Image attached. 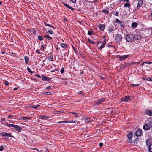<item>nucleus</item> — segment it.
<instances>
[{
	"label": "nucleus",
	"instance_id": "obj_48",
	"mask_svg": "<svg viewBox=\"0 0 152 152\" xmlns=\"http://www.w3.org/2000/svg\"><path fill=\"white\" fill-rule=\"evenodd\" d=\"M68 8L71 10H73L74 9L72 7H71L70 6H68Z\"/></svg>",
	"mask_w": 152,
	"mask_h": 152
},
{
	"label": "nucleus",
	"instance_id": "obj_58",
	"mask_svg": "<svg viewBox=\"0 0 152 152\" xmlns=\"http://www.w3.org/2000/svg\"><path fill=\"white\" fill-rule=\"evenodd\" d=\"M36 76H37L38 77H39V78H42V77L41 76H40L39 75H36Z\"/></svg>",
	"mask_w": 152,
	"mask_h": 152
},
{
	"label": "nucleus",
	"instance_id": "obj_14",
	"mask_svg": "<svg viewBox=\"0 0 152 152\" xmlns=\"http://www.w3.org/2000/svg\"><path fill=\"white\" fill-rule=\"evenodd\" d=\"M129 99V96H126L124 98H122L121 100L122 101H128Z\"/></svg>",
	"mask_w": 152,
	"mask_h": 152
},
{
	"label": "nucleus",
	"instance_id": "obj_34",
	"mask_svg": "<svg viewBox=\"0 0 152 152\" xmlns=\"http://www.w3.org/2000/svg\"><path fill=\"white\" fill-rule=\"evenodd\" d=\"M114 29H113V27H110V28L108 29V31L110 32H112V31H114Z\"/></svg>",
	"mask_w": 152,
	"mask_h": 152
},
{
	"label": "nucleus",
	"instance_id": "obj_18",
	"mask_svg": "<svg viewBox=\"0 0 152 152\" xmlns=\"http://www.w3.org/2000/svg\"><path fill=\"white\" fill-rule=\"evenodd\" d=\"M39 118L42 119H47L48 117V116H46L41 115L39 116Z\"/></svg>",
	"mask_w": 152,
	"mask_h": 152
},
{
	"label": "nucleus",
	"instance_id": "obj_51",
	"mask_svg": "<svg viewBox=\"0 0 152 152\" xmlns=\"http://www.w3.org/2000/svg\"><path fill=\"white\" fill-rule=\"evenodd\" d=\"M5 84L6 85L8 86L9 84V83L7 81H5Z\"/></svg>",
	"mask_w": 152,
	"mask_h": 152
},
{
	"label": "nucleus",
	"instance_id": "obj_47",
	"mask_svg": "<svg viewBox=\"0 0 152 152\" xmlns=\"http://www.w3.org/2000/svg\"><path fill=\"white\" fill-rule=\"evenodd\" d=\"M114 15L115 16H118V13L116 12L114 13Z\"/></svg>",
	"mask_w": 152,
	"mask_h": 152
},
{
	"label": "nucleus",
	"instance_id": "obj_41",
	"mask_svg": "<svg viewBox=\"0 0 152 152\" xmlns=\"http://www.w3.org/2000/svg\"><path fill=\"white\" fill-rule=\"evenodd\" d=\"M63 112V111L62 110H61L60 111H58L57 112V113H56L57 114H60L61 113H62Z\"/></svg>",
	"mask_w": 152,
	"mask_h": 152
},
{
	"label": "nucleus",
	"instance_id": "obj_2",
	"mask_svg": "<svg viewBox=\"0 0 152 152\" xmlns=\"http://www.w3.org/2000/svg\"><path fill=\"white\" fill-rule=\"evenodd\" d=\"M134 39L136 40H140L142 38V34L140 32H137L134 34Z\"/></svg>",
	"mask_w": 152,
	"mask_h": 152
},
{
	"label": "nucleus",
	"instance_id": "obj_37",
	"mask_svg": "<svg viewBox=\"0 0 152 152\" xmlns=\"http://www.w3.org/2000/svg\"><path fill=\"white\" fill-rule=\"evenodd\" d=\"M139 140V139L138 138H137L135 139L134 143L137 144Z\"/></svg>",
	"mask_w": 152,
	"mask_h": 152
},
{
	"label": "nucleus",
	"instance_id": "obj_44",
	"mask_svg": "<svg viewBox=\"0 0 152 152\" xmlns=\"http://www.w3.org/2000/svg\"><path fill=\"white\" fill-rule=\"evenodd\" d=\"M124 66V64H123L121 66L120 69H123L125 67V66Z\"/></svg>",
	"mask_w": 152,
	"mask_h": 152
},
{
	"label": "nucleus",
	"instance_id": "obj_26",
	"mask_svg": "<svg viewBox=\"0 0 152 152\" xmlns=\"http://www.w3.org/2000/svg\"><path fill=\"white\" fill-rule=\"evenodd\" d=\"M21 118V120H29L30 119V118L28 117H22Z\"/></svg>",
	"mask_w": 152,
	"mask_h": 152
},
{
	"label": "nucleus",
	"instance_id": "obj_35",
	"mask_svg": "<svg viewBox=\"0 0 152 152\" xmlns=\"http://www.w3.org/2000/svg\"><path fill=\"white\" fill-rule=\"evenodd\" d=\"M27 70L28 72H29L30 73H31V74H33V72L31 70V69L29 67H28L27 68Z\"/></svg>",
	"mask_w": 152,
	"mask_h": 152
},
{
	"label": "nucleus",
	"instance_id": "obj_13",
	"mask_svg": "<svg viewBox=\"0 0 152 152\" xmlns=\"http://www.w3.org/2000/svg\"><path fill=\"white\" fill-rule=\"evenodd\" d=\"M42 80L49 81L50 80V78L47 77L42 75Z\"/></svg>",
	"mask_w": 152,
	"mask_h": 152
},
{
	"label": "nucleus",
	"instance_id": "obj_42",
	"mask_svg": "<svg viewBox=\"0 0 152 152\" xmlns=\"http://www.w3.org/2000/svg\"><path fill=\"white\" fill-rule=\"evenodd\" d=\"M48 59L51 61H53V58L51 57H48Z\"/></svg>",
	"mask_w": 152,
	"mask_h": 152
},
{
	"label": "nucleus",
	"instance_id": "obj_5",
	"mask_svg": "<svg viewBox=\"0 0 152 152\" xmlns=\"http://www.w3.org/2000/svg\"><path fill=\"white\" fill-rule=\"evenodd\" d=\"M152 127V122L150 123L149 125L145 124L143 125V128L145 130H148L151 127Z\"/></svg>",
	"mask_w": 152,
	"mask_h": 152
},
{
	"label": "nucleus",
	"instance_id": "obj_55",
	"mask_svg": "<svg viewBox=\"0 0 152 152\" xmlns=\"http://www.w3.org/2000/svg\"><path fill=\"white\" fill-rule=\"evenodd\" d=\"M90 43H92L93 44H94L95 43V42L94 41L91 40V41H90Z\"/></svg>",
	"mask_w": 152,
	"mask_h": 152
},
{
	"label": "nucleus",
	"instance_id": "obj_1",
	"mask_svg": "<svg viewBox=\"0 0 152 152\" xmlns=\"http://www.w3.org/2000/svg\"><path fill=\"white\" fill-rule=\"evenodd\" d=\"M125 39L127 42H131L134 40V35L131 34H128L126 36Z\"/></svg>",
	"mask_w": 152,
	"mask_h": 152
},
{
	"label": "nucleus",
	"instance_id": "obj_52",
	"mask_svg": "<svg viewBox=\"0 0 152 152\" xmlns=\"http://www.w3.org/2000/svg\"><path fill=\"white\" fill-rule=\"evenodd\" d=\"M51 87L50 86H48V87H47L46 88V89H49Z\"/></svg>",
	"mask_w": 152,
	"mask_h": 152
},
{
	"label": "nucleus",
	"instance_id": "obj_20",
	"mask_svg": "<svg viewBox=\"0 0 152 152\" xmlns=\"http://www.w3.org/2000/svg\"><path fill=\"white\" fill-rule=\"evenodd\" d=\"M60 46L63 48L66 49L67 48L68 46L65 44L61 43L60 44Z\"/></svg>",
	"mask_w": 152,
	"mask_h": 152
},
{
	"label": "nucleus",
	"instance_id": "obj_17",
	"mask_svg": "<svg viewBox=\"0 0 152 152\" xmlns=\"http://www.w3.org/2000/svg\"><path fill=\"white\" fill-rule=\"evenodd\" d=\"M106 40H104V41L101 44V46L100 47V48L101 49L104 48V45L106 44Z\"/></svg>",
	"mask_w": 152,
	"mask_h": 152
},
{
	"label": "nucleus",
	"instance_id": "obj_6",
	"mask_svg": "<svg viewBox=\"0 0 152 152\" xmlns=\"http://www.w3.org/2000/svg\"><path fill=\"white\" fill-rule=\"evenodd\" d=\"M129 57L128 55H124L121 56L120 55L117 56V58L119 59L120 61L124 60L127 58Z\"/></svg>",
	"mask_w": 152,
	"mask_h": 152
},
{
	"label": "nucleus",
	"instance_id": "obj_27",
	"mask_svg": "<svg viewBox=\"0 0 152 152\" xmlns=\"http://www.w3.org/2000/svg\"><path fill=\"white\" fill-rule=\"evenodd\" d=\"M46 45H45L43 44L42 45L41 48V50L43 51H44V49L46 48Z\"/></svg>",
	"mask_w": 152,
	"mask_h": 152
},
{
	"label": "nucleus",
	"instance_id": "obj_8",
	"mask_svg": "<svg viewBox=\"0 0 152 152\" xmlns=\"http://www.w3.org/2000/svg\"><path fill=\"white\" fill-rule=\"evenodd\" d=\"M142 133V131L140 129H138L135 132V134L137 136H140Z\"/></svg>",
	"mask_w": 152,
	"mask_h": 152
},
{
	"label": "nucleus",
	"instance_id": "obj_62",
	"mask_svg": "<svg viewBox=\"0 0 152 152\" xmlns=\"http://www.w3.org/2000/svg\"><path fill=\"white\" fill-rule=\"evenodd\" d=\"M12 117V115H9L8 116V118H11V117Z\"/></svg>",
	"mask_w": 152,
	"mask_h": 152
},
{
	"label": "nucleus",
	"instance_id": "obj_57",
	"mask_svg": "<svg viewBox=\"0 0 152 152\" xmlns=\"http://www.w3.org/2000/svg\"><path fill=\"white\" fill-rule=\"evenodd\" d=\"M101 43V42L100 41H98L97 42V44H100Z\"/></svg>",
	"mask_w": 152,
	"mask_h": 152
},
{
	"label": "nucleus",
	"instance_id": "obj_21",
	"mask_svg": "<svg viewBox=\"0 0 152 152\" xmlns=\"http://www.w3.org/2000/svg\"><path fill=\"white\" fill-rule=\"evenodd\" d=\"M105 100V98H102L101 99H99L98 100L97 103L98 104H100L102 102H103Z\"/></svg>",
	"mask_w": 152,
	"mask_h": 152
},
{
	"label": "nucleus",
	"instance_id": "obj_60",
	"mask_svg": "<svg viewBox=\"0 0 152 152\" xmlns=\"http://www.w3.org/2000/svg\"><path fill=\"white\" fill-rule=\"evenodd\" d=\"M36 52L39 53H40V51L39 50H37Z\"/></svg>",
	"mask_w": 152,
	"mask_h": 152
},
{
	"label": "nucleus",
	"instance_id": "obj_9",
	"mask_svg": "<svg viewBox=\"0 0 152 152\" xmlns=\"http://www.w3.org/2000/svg\"><path fill=\"white\" fill-rule=\"evenodd\" d=\"M145 113L148 115L151 116H152V111L150 110H146L145 111Z\"/></svg>",
	"mask_w": 152,
	"mask_h": 152
},
{
	"label": "nucleus",
	"instance_id": "obj_43",
	"mask_svg": "<svg viewBox=\"0 0 152 152\" xmlns=\"http://www.w3.org/2000/svg\"><path fill=\"white\" fill-rule=\"evenodd\" d=\"M4 148L2 145H0V151H2L3 150Z\"/></svg>",
	"mask_w": 152,
	"mask_h": 152
},
{
	"label": "nucleus",
	"instance_id": "obj_15",
	"mask_svg": "<svg viewBox=\"0 0 152 152\" xmlns=\"http://www.w3.org/2000/svg\"><path fill=\"white\" fill-rule=\"evenodd\" d=\"M126 3L124 4V6L125 7L129 8L130 6L129 1V0H126Z\"/></svg>",
	"mask_w": 152,
	"mask_h": 152
},
{
	"label": "nucleus",
	"instance_id": "obj_63",
	"mask_svg": "<svg viewBox=\"0 0 152 152\" xmlns=\"http://www.w3.org/2000/svg\"><path fill=\"white\" fill-rule=\"evenodd\" d=\"M88 41L89 42H90V41H91V40L89 38H88Z\"/></svg>",
	"mask_w": 152,
	"mask_h": 152
},
{
	"label": "nucleus",
	"instance_id": "obj_19",
	"mask_svg": "<svg viewBox=\"0 0 152 152\" xmlns=\"http://www.w3.org/2000/svg\"><path fill=\"white\" fill-rule=\"evenodd\" d=\"M5 125L6 126H8V127H12L15 128L16 125H13V124H8V123H6L5 124Z\"/></svg>",
	"mask_w": 152,
	"mask_h": 152
},
{
	"label": "nucleus",
	"instance_id": "obj_49",
	"mask_svg": "<svg viewBox=\"0 0 152 152\" xmlns=\"http://www.w3.org/2000/svg\"><path fill=\"white\" fill-rule=\"evenodd\" d=\"M103 144L102 142H100L99 143V146H100V147H102L103 146Z\"/></svg>",
	"mask_w": 152,
	"mask_h": 152
},
{
	"label": "nucleus",
	"instance_id": "obj_32",
	"mask_svg": "<svg viewBox=\"0 0 152 152\" xmlns=\"http://www.w3.org/2000/svg\"><path fill=\"white\" fill-rule=\"evenodd\" d=\"M44 24H45V26H47L52 27L53 28H54V27H53V26H52V25H51L50 24H47L45 22Z\"/></svg>",
	"mask_w": 152,
	"mask_h": 152
},
{
	"label": "nucleus",
	"instance_id": "obj_40",
	"mask_svg": "<svg viewBox=\"0 0 152 152\" xmlns=\"http://www.w3.org/2000/svg\"><path fill=\"white\" fill-rule=\"evenodd\" d=\"M93 34V31H88V35H91Z\"/></svg>",
	"mask_w": 152,
	"mask_h": 152
},
{
	"label": "nucleus",
	"instance_id": "obj_23",
	"mask_svg": "<svg viewBox=\"0 0 152 152\" xmlns=\"http://www.w3.org/2000/svg\"><path fill=\"white\" fill-rule=\"evenodd\" d=\"M146 144L148 146H149L150 144V139H147L146 140Z\"/></svg>",
	"mask_w": 152,
	"mask_h": 152
},
{
	"label": "nucleus",
	"instance_id": "obj_39",
	"mask_svg": "<svg viewBox=\"0 0 152 152\" xmlns=\"http://www.w3.org/2000/svg\"><path fill=\"white\" fill-rule=\"evenodd\" d=\"M38 39L40 41H42L43 40V38L41 36H39L38 37Z\"/></svg>",
	"mask_w": 152,
	"mask_h": 152
},
{
	"label": "nucleus",
	"instance_id": "obj_36",
	"mask_svg": "<svg viewBox=\"0 0 152 152\" xmlns=\"http://www.w3.org/2000/svg\"><path fill=\"white\" fill-rule=\"evenodd\" d=\"M140 63V62H132L131 63V64L132 65H135L138 64H139Z\"/></svg>",
	"mask_w": 152,
	"mask_h": 152
},
{
	"label": "nucleus",
	"instance_id": "obj_12",
	"mask_svg": "<svg viewBox=\"0 0 152 152\" xmlns=\"http://www.w3.org/2000/svg\"><path fill=\"white\" fill-rule=\"evenodd\" d=\"M15 128L16 131H17L18 132H20L22 129L19 126L16 125Z\"/></svg>",
	"mask_w": 152,
	"mask_h": 152
},
{
	"label": "nucleus",
	"instance_id": "obj_28",
	"mask_svg": "<svg viewBox=\"0 0 152 152\" xmlns=\"http://www.w3.org/2000/svg\"><path fill=\"white\" fill-rule=\"evenodd\" d=\"M48 30L47 31V33H49L50 34H53V31L50 28L48 29Z\"/></svg>",
	"mask_w": 152,
	"mask_h": 152
},
{
	"label": "nucleus",
	"instance_id": "obj_22",
	"mask_svg": "<svg viewBox=\"0 0 152 152\" xmlns=\"http://www.w3.org/2000/svg\"><path fill=\"white\" fill-rule=\"evenodd\" d=\"M138 23L136 22L132 23L131 24V26L132 28H134L137 27Z\"/></svg>",
	"mask_w": 152,
	"mask_h": 152
},
{
	"label": "nucleus",
	"instance_id": "obj_3",
	"mask_svg": "<svg viewBox=\"0 0 152 152\" xmlns=\"http://www.w3.org/2000/svg\"><path fill=\"white\" fill-rule=\"evenodd\" d=\"M115 39L118 42L121 41L122 40V35L121 34H117L115 36Z\"/></svg>",
	"mask_w": 152,
	"mask_h": 152
},
{
	"label": "nucleus",
	"instance_id": "obj_25",
	"mask_svg": "<svg viewBox=\"0 0 152 152\" xmlns=\"http://www.w3.org/2000/svg\"><path fill=\"white\" fill-rule=\"evenodd\" d=\"M124 64V66H125V67H126L127 66H130L132 64L131 63L130 64V63L129 62H126Z\"/></svg>",
	"mask_w": 152,
	"mask_h": 152
},
{
	"label": "nucleus",
	"instance_id": "obj_56",
	"mask_svg": "<svg viewBox=\"0 0 152 152\" xmlns=\"http://www.w3.org/2000/svg\"><path fill=\"white\" fill-rule=\"evenodd\" d=\"M145 63H147V62H143V63H142L141 64V66H143V65H144V64H145Z\"/></svg>",
	"mask_w": 152,
	"mask_h": 152
},
{
	"label": "nucleus",
	"instance_id": "obj_29",
	"mask_svg": "<svg viewBox=\"0 0 152 152\" xmlns=\"http://www.w3.org/2000/svg\"><path fill=\"white\" fill-rule=\"evenodd\" d=\"M148 151L149 152H152V144H151L148 146Z\"/></svg>",
	"mask_w": 152,
	"mask_h": 152
},
{
	"label": "nucleus",
	"instance_id": "obj_30",
	"mask_svg": "<svg viewBox=\"0 0 152 152\" xmlns=\"http://www.w3.org/2000/svg\"><path fill=\"white\" fill-rule=\"evenodd\" d=\"M44 37H46L47 38V39L48 40H50L52 39V37H51L48 35H45L44 36Z\"/></svg>",
	"mask_w": 152,
	"mask_h": 152
},
{
	"label": "nucleus",
	"instance_id": "obj_33",
	"mask_svg": "<svg viewBox=\"0 0 152 152\" xmlns=\"http://www.w3.org/2000/svg\"><path fill=\"white\" fill-rule=\"evenodd\" d=\"M39 106H40V105H38L36 106H34L33 105V106H31V107H32L34 109H37L38 108V107H39Z\"/></svg>",
	"mask_w": 152,
	"mask_h": 152
},
{
	"label": "nucleus",
	"instance_id": "obj_10",
	"mask_svg": "<svg viewBox=\"0 0 152 152\" xmlns=\"http://www.w3.org/2000/svg\"><path fill=\"white\" fill-rule=\"evenodd\" d=\"M143 1V0H138L137 8H139L142 5Z\"/></svg>",
	"mask_w": 152,
	"mask_h": 152
},
{
	"label": "nucleus",
	"instance_id": "obj_24",
	"mask_svg": "<svg viewBox=\"0 0 152 152\" xmlns=\"http://www.w3.org/2000/svg\"><path fill=\"white\" fill-rule=\"evenodd\" d=\"M24 59L25 60V62L26 64H27L28 62V61L29 60V58L27 56H25L24 57Z\"/></svg>",
	"mask_w": 152,
	"mask_h": 152
},
{
	"label": "nucleus",
	"instance_id": "obj_59",
	"mask_svg": "<svg viewBox=\"0 0 152 152\" xmlns=\"http://www.w3.org/2000/svg\"><path fill=\"white\" fill-rule=\"evenodd\" d=\"M64 4V6L68 8V6H69V5H67L66 4Z\"/></svg>",
	"mask_w": 152,
	"mask_h": 152
},
{
	"label": "nucleus",
	"instance_id": "obj_54",
	"mask_svg": "<svg viewBox=\"0 0 152 152\" xmlns=\"http://www.w3.org/2000/svg\"><path fill=\"white\" fill-rule=\"evenodd\" d=\"M151 78L150 77L147 78V80L148 81H151Z\"/></svg>",
	"mask_w": 152,
	"mask_h": 152
},
{
	"label": "nucleus",
	"instance_id": "obj_38",
	"mask_svg": "<svg viewBox=\"0 0 152 152\" xmlns=\"http://www.w3.org/2000/svg\"><path fill=\"white\" fill-rule=\"evenodd\" d=\"M51 94H52L50 92H45L44 93V94L49 95H51Z\"/></svg>",
	"mask_w": 152,
	"mask_h": 152
},
{
	"label": "nucleus",
	"instance_id": "obj_61",
	"mask_svg": "<svg viewBox=\"0 0 152 152\" xmlns=\"http://www.w3.org/2000/svg\"><path fill=\"white\" fill-rule=\"evenodd\" d=\"M5 120V118H2L1 119V121H4Z\"/></svg>",
	"mask_w": 152,
	"mask_h": 152
},
{
	"label": "nucleus",
	"instance_id": "obj_64",
	"mask_svg": "<svg viewBox=\"0 0 152 152\" xmlns=\"http://www.w3.org/2000/svg\"><path fill=\"white\" fill-rule=\"evenodd\" d=\"M88 41L89 42H90V41H91V40L89 38H88Z\"/></svg>",
	"mask_w": 152,
	"mask_h": 152
},
{
	"label": "nucleus",
	"instance_id": "obj_53",
	"mask_svg": "<svg viewBox=\"0 0 152 152\" xmlns=\"http://www.w3.org/2000/svg\"><path fill=\"white\" fill-rule=\"evenodd\" d=\"M75 116L77 117H79V114H75Z\"/></svg>",
	"mask_w": 152,
	"mask_h": 152
},
{
	"label": "nucleus",
	"instance_id": "obj_4",
	"mask_svg": "<svg viewBox=\"0 0 152 152\" xmlns=\"http://www.w3.org/2000/svg\"><path fill=\"white\" fill-rule=\"evenodd\" d=\"M115 22L117 23L118 24L120 25L121 28H123L125 24L124 22L121 21L120 20L117 19L115 20Z\"/></svg>",
	"mask_w": 152,
	"mask_h": 152
},
{
	"label": "nucleus",
	"instance_id": "obj_50",
	"mask_svg": "<svg viewBox=\"0 0 152 152\" xmlns=\"http://www.w3.org/2000/svg\"><path fill=\"white\" fill-rule=\"evenodd\" d=\"M73 3H75L76 2V0H70Z\"/></svg>",
	"mask_w": 152,
	"mask_h": 152
},
{
	"label": "nucleus",
	"instance_id": "obj_7",
	"mask_svg": "<svg viewBox=\"0 0 152 152\" xmlns=\"http://www.w3.org/2000/svg\"><path fill=\"white\" fill-rule=\"evenodd\" d=\"M133 134V132H130L127 134L128 140L129 142H131L132 141L131 138H132Z\"/></svg>",
	"mask_w": 152,
	"mask_h": 152
},
{
	"label": "nucleus",
	"instance_id": "obj_46",
	"mask_svg": "<svg viewBox=\"0 0 152 152\" xmlns=\"http://www.w3.org/2000/svg\"><path fill=\"white\" fill-rule=\"evenodd\" d=\"M139 85H138V84H133L132 85V87H137V86H139Z\"/></svg>",
	"mask_w": 152,
	"mask_h": 152
},
{
	"label": "nucleus",
	"instance_id": "obj_45",
	"mask_svg": "<svg viewBox=\"0 0 152 152\" xmlns=\"http://www.w3.org/2000/svg\"><path fill=\"white\" fill-rule=\"evenodd\" d=\"M61 72V74L63 73L64 72V69L63 68L60 71Z\"/></svg>",
	"mask_w": 152,
	"mask_h": 152
},
{
	"label": "nucleus",
	"instance_id": "obj_16",
	"mask_svg": "<svg viewBox=\"0 0 152 152\" xmlns=\"http://www.w3.org/2000/svg\"><path fill=\"white\" fill-rule=\"evenodd\" d=\"M105 27V24H99V27L101 31H103L104 30V28Z\"/></svg>",
	"mask_w": 152,
	"mask_h": 152
},
{
	"label": "nucleus",
	"instance_id": "obj_11",
	"mask_svg": "<svg viewBox=\"0 0 152 152\" xmlns=\"http://www.w3.org/2000/svg\"><path fill=\"white\" fill-rule=\"evenodd\" d=\"M2 134L3 136L11 137H14L13 135H11L10 134L6 132L3 133Z\"/></svg>",
	"mask_w": 152,
	"mask_h": 152
},
{
	"label": "nucleus",
	"instance_id": "obj_31",
	"mask_svg": "<svg viewBox=\"0 0 152 152\" xmlns=\"http://www.w3.org/2000/svg\"><path fill=\"white\" fill-rule=\"evenodd\" d=\"M102 13H104L105 14H108L109 13L108 11L107 10H106L104 9L102 10Z\"/></svg>",
	"mask_w": 152,
	"mask_h": 152
}]
</instances>
